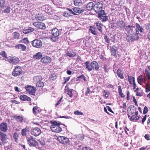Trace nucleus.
Listing matches in <instances>:
<instances>
[{"label": "nucleus", "instance_id": "56", "mask_svg": "<svg viewBox=\"0 0 150 150\" xmlns=\"http://www.w3.org/2000/svg\"><path fill=\"white\" fill-rule=\"evenodd\" d=\"M40 144L42 145H44L45 144V141L43 139H42L39 140Z\"/></svg>", "mask_w": 150, "mask_h": 150}, {"label": "nucleus", "instance_id": "47", "mask_svg": "<svg viewBox=\"0 0 150 150\" xmlns=\"http://www.w3.org/2000/svg\"><path fill=\"white\" fill-rule=\"evenodd\" d=\"M19 42L27 44L29 43V41L28 38H25L19 41Z\"/></svg>", "mask_w": 150, "mask_h": 150}, {"label": "nucleus", "instance_id": "32", "mask_svg": "<svg viewBox=\"0 0 150 150\" xmlns=\"http://www.w3.org/2000/svg\"><path fill=\"white\" fill-rule=\"evenodd\" d=\"M95 24L97 29L100 33H102L103 31L102 30V27L103 25L101 23H99L98 22H96Z\"/></svg>", "mask_w": 150, "mask_h": 150}, {"label": "nucleus", "instance_id": "10", "mask_svg": "<svg viewBox=\"0 0 150 150\" xmlns=\"http://www.w3.org/2000/svg\"><path fill=\"white\" fill-rule=\"evenodd\" d=\"M57 140L60 143L64 144H66L69 142V139L65 137H57Z\"/></svg>", "mask_w": 150, "mask_h": 150}, {"label": "nucleus", "instance_id": "33", "mask_svg": "<svg viewBox=\"0 0 150 150\" xmlns=\"http://www.w3.org/2000/svg\"><path fill=\"white\" fill-rule=\"evenodd\" d=\"M42 56L40 52H38L33 55V58L35 59H40Z\"/></svg>", "mask_w": 150, "mask_h": 150}, {"label": "nucleus", "instance_id": "24", "mask_svg": "<svg viewBox=\"0 0 150 150\" xmlns=\"http://www.w3.org/2000/svg\"><path fill=\"white\" fill-rule=\"evenodd\" d=\"M13 118L15 119L18 122L21 123L23 122V117L20 116L14 115L13 117Z\"/></svg>", "mask_w": 150, "mask_h": 150}, {"label": "nucleus", "instance_id": "22", "mask_svg": "<svg viewBox=\"0 0 150 150\" xmlns=\"http://www.w3.org/2000/svg\"><path fill=\"white\" fill-rule=\"evenodd\" d=\"M51 33L54 37H57L59 35V31L57 28L53 29L51 31Z\"/></svg>", "mask_w": 150, "mask_h": 150}, {"label": "nucleus", "instance_id": "36", "mask_svg": "<svg viewBox=\"0 0 150 150\" xmlns=\"http://www.w3.org/2000/svg\"><path fill=\"white\" fill-rule=\"evenodd\" d=\"M117 76L121 79H123L124 78L123 74L121 73V70L118 69L117 72Z\"/></svg>", "mask_w": 150, "mask_h": 150}, {"label": "nucleus", "instance_id": "31", "mask_svg": "<svg viewBox=\"0 0 150 150\" xmlns=\"http://www.w3.org/2000/svg\"><path fill=\"white\" fill-rule=\"evenodd\" d=\"M34 30V28L31 27H29L27 29H24L23 30V33L25 34H27L29 33L32 32Z\"/></svg>", "mask_w": 150, "mask_h": 150}, {"label": "nucleus", "instance_id": "57", "mask_svg": "<svg viewBox=\"0 0 150 150\" xmlns=\"http://www.w3.org/2000/svg\"><path fill=\"white\" fill-rule=\"evenodd\" d=\"M144 137L147 140H150V135L149 134H146L144 136Z\"/></svg>", "mask_w": 150, "mask_h": 150}, {"label": "nucleus", "instance_id": "15", "mask_svg": "<svg viewBox=\"0 0 150 150\" xmlns=\"http://www.w3.org/2000/svg\"><path fill=\"white\" fill-rule=\"evenodd\" d=\"M52 59L51 58L49 57H45L42 58L41 60V62L45 64H47L50 63Z\"/></svg>", "mask_w": 150, "mask_h": 150}, {"label": "nucleus", "instance_id": "4", "mask_svg": "<svg viewBox=\"0 0 150 150\" xmlns=\"http://www.w3.org/2000/svg\"><path fill=\"white\" fill-rule=\"evenodd\" d=\"M103 4L100 2H97L94 5L93 9L98 14H100L102 11H104L102 10L103 8Z\"/></svg>", "mask_w": 150, "mask_h": 150}, {"label": "nucleus", "instance_id": "61", "mask_svg": "<svg viewBox=\"0 0 150 150\" xmlns=\"http://www.w3.org/2000/svg\"><path fill=\"white\" fill-rule=\"evenodd\" d=\"M104 39L105 40V41L106 42H107L108 43H109V41L108 39V37L107 36H105L104 37Z\"/></svg>", "mask_w": 150, "mask_h": 150}, {"label": "nucleus", "instance_id": "19", "mask_svg": "<svg viewBox=\"0 0 150 150\" xmlns=\"http://www.w3.org/2000/svg\"><path fill=\"white\" fill-rule=\"evenodd\" d=\"M0 129L3 132H6L7 129V124L6 123L3 122L0 124Z\"/></svg>", "mask_w": 150, "mask_h": 150}, {"label": "nucleus", "instance_id": "43", "mask_svg": "<svg viewBox=\"0 0 150 150\" xmlns=\"http://www.w3.org/2000/svg\"><path fill=\"white\" fill-rule=\"evenodd\" d=\"M81 3V0H74V4L76 6H80Z\"/></svg>", "mask_w": 150, "mask_h": 150}, {"label": "nucleus", "instance_id": "50", "mask_svg": "<svg viewBox=\"0 0 150 150\" xmlns=\"http://www.w3.org/2000/svg\"><path fill=\"white\" fill-rule=\"evenodd\" d=\"M138 90H139V88H137L136 89L135 91L137 92V93H136V95L137 96H142L143 95V93L142 92H138Z\"/></svg>", "mask_w": 150, "mask_h": 150}, {"label": "nucleus", "instance_id": "59", "mask_svg": "<svg viewBox=\"0 0 150 150\" xmlns=\"http://www.w3.org/2000/svg\"><path fill=\"white\" fill-rule=\"evenodd\" d=\"M107 67V65L105 64L104 65L103 68L104 69L105 71L106 72H108V68Z\"/></svg>", "mask_w": 150, "mask_h": 150}, {"label": "nucleus", "instance_id": "39", "mask_svg": "<svg viewBox=\"0 0 150 150\" xmlns=\"http://www.w3.org/2000/svg\"><path fill=\"white\" fill-rule=\"evenodd\" d=\"M77 81H82L84 80L85 81H86V78L85 76L83 75H81L77 78Z\"/></svg>", "mask_w": 150, "mask_h": 150}, {"label": "nucleus", "instance_id": "16", "mask_svg": "<svg viewBox=\"0 0 150 150\" xmlns=\"http://www.w3.org/2000/svg\"><path fill=\"white\" fill-rule=\"evenodd\" d=\"M134 28V26L129 25L126 27L125 30L128 33V34H130V33H133V30Z\"/></svg>", "mask_w": 150, "mask_h": 150}, {"label": "nucleus", "instance_id": "9", "mask_svg": "<svg viewBox=\"0 0 150 150\" xmlns=\"http://www.w3.org/2000/svg\"><path fill=\"white\" fill-rule=\"evenodd\" d=\"M98 17L102 22H104L108 20V17L106 16L104 11H102L100 14H98Z\"/></svg>", "mask_w": 150, "mask_h": 150}, {"label": "nucleus", "instance_id": "46", "mask_svg": "<svg viewBox=\"0 0 150 150\" xmlns=\"http://www.w3.org/2000/svg\"><path fill=\"white\" fill-rule=\"evenodd\" d=\"M118 92L120 96L121 97H124V94L122 93L121 87L120 86H118Z\"/></svg>", "mask_w": 150, "mask_h": 150}, {"label": "nucleus", "instance_id": "13", "mask_svg": "<svg viewBox=\"0 0 150 150\" xmlns=\"http://www.w3.org/2000/svg\"><path fill=\"white\" fill-rule=\"evenodd\" d=\"M28 93L32 95H34L35 93V89L34 87L28 86L25 87Z\"/></svg>", "mask_w": 150, "mask_h": 150}, {"label": "nucleus", "instance_id": "55", "mask_svg": "<svg viewBox=\"0 0 150 150\" xmlns=\"http://www.w3.org/2000/svg\"><path fill=\"white\" fill-rule=\"evenodd\" d=\"M148 112V108L147 107L145 106L143 110V113L144 114Z\"/></svg>", "mask_w": 150, "mask_h": 150}, {"label": "nucleus", "instance_id": "48", "mask_svg": "<svg viewBox=\"0 0 150 150\" xmlns=\"http://www.w3.org/2000/svg\"><path fill=\"white\" fill-rule=\"evenodd\" d=\"M5 3V0H0V9L3 8Z\"/></svg>", "mask_w": 150, "mask_h": 150}, {"label": "nucleus", "instance_id": "52", "mask_svg": "<svg viewBox=\"0 0 150 150\" xmlns=\"http://www.w3.org/2000/svg\"><path fill=\"white\" fill-rule=\"evenodd\" d=\"M50 78L51 80H54L57 78V76L55 74H53L50 76Z\"/></svg>", "mask_w": 150, "mask_h": 150}, {"label": "nucleus", "instance_id": "58", "mask_svg": "<svg viewBox=\"0 0 150 150\" xmlns=\"http://www.w3.org/2000/svg\"><path fill=\"white\" fill-rule=\"evenodd\" d=\"M136 111V108L133 107V108L131 109L130 111V113H131L132 114L134 112Z\"/></svg>", "mask_w": 150, "mask_h": 150}, {"label": "nucleus", "instance_id": "34", "mask_svg": "<svg viewBox=\"0 0 150 150\" xmlns=\"http://www.w3.org/2000/svg\"><path fill=\"white\" fill-rule=\"evenodd\" d=\"M137 80L138 82L140 85H142L144 82L143 79V76L142 75L139 76Z\"/></svg>", "mask_w": 150, "mask_h": 150}, {"label": "nucleus", "instance_id": "5", "mask_svg": "<svg viewBox=\"0 0 150 150\" xmlns=\"http://www.w3.org/2000/svg\"><path fill=\"white\" fill-rule=\"evenodd\" d=\"M42 77L40 76H35L33 80L34 82H36V85L38 87H42L44 86L43 83L42 82Z\"/></svg>", "mask_w": 150, "mask_h": 150}, {"label": "nucleus", "instance_id": "63", "mask_svg": "<svg viewBox=\"0 0 150 150\" xmlns=\"http://www.w3.org/2000/svg\"><path fill=\"white\" fill-rule=\"evenodd\" d=\"M4 13H9V8H8L4 10Z\"/></svg>", "mask_w": 150, "mask_h": 150}, {"label": "nucleus", "instance_id": "40", "mask_svg": "<svg viewBox=\"0 0 150 150\" xmlns=\"http://www.w3.org/2000/svg\"><path fill=\"white\" fill-rule=\"evenodd\" d=\"M148 69L145 70V72L146 73L148 79H150V66L147 67Z\"/></svg>", "mask_w": 150, "mask_h": 150}, {"label": "nucleus", "instance_id": "35", "mask_svg": "<svg viewBox=\"0 0 150 150\" xmlns=\"http://www.w3.org/2000/svg\"><path fill=\"white\" fill-rule=\"evenodd\" d=\"M90 31L93 34L96 35L97 34V32L96 29L94 27L90 26L89 29Z\"/></svg>", "mask_w": 150, "mask_h": 150}, {"label": "nucleus", "instance_id": "30", "mask_svg": "<svg viewBox=\"0 0 150 150\" xmlns=\"http://www.w3.org/2000/svg\"><path fill=\"white\" fill-rule=\"evenodd\" d=\"M20 98L21 100H23L24 101L25 100H28V101H30L31 100V99L29 97L27 96L26 95H21L20 97Z\"/></svg>", "mask_w": 150, "mask_h": 150}, {"label": "nucleus", "instance_id": "23", "mask_svg": "<svg viewBox=\"0 0 150 150\" xmlns=\"http://www.w3.org/2000/svg\"><path fill=\"white\" fill-rule=\"evenodd\" d=\"M136 28L135 29L136 32H139V31L141 33L144 32V30L142 27L140 26L139 24L136 23Z\"/></svg>", "mask_w": 150, "mask_h": 150}, {"label": "nucleus", "instance_id": "2", "mask_svg": "<svg viewBox=\"0 0 150 150\" xmlns=\"http://www.w3.org/2000/svg\"><path fill=\"white\" fill-rule=\"evenodd\" d=\"M51 123L52 124L50 126V128L53 132L59 133L62 131V129L59 126L61 124L60 122H57V121H51Z\"/></svg>", "mask_w": 150, "mask_h": 150}, {"label": "nucleus", "instance_id": "44", "mask_svg": "<svg viewBox=\"0 0 150 150\" xmlns=\"http://www.w3.org/2000/svg\"><path fill=\"white\" fill-rule=\"evenodd\" d=\"M128 80L130 84H132V82L135 81V79L134 77H132L131 76H128Z\"/></svg>", "mask_w": 150, "mask_h": 150}, {"label": "nucleus", "instance_id": "64", "mask_svg": "<svg viewBox=\"0 0 150 150\" xmlns=\"http://www.w3.org/2000/svg\"><path fill=\"white\" fill-rule=\"evenodd\" d=\"M82 150H92L90 148H88L87 147H83L82 149Z\"/></svg>", "mask_w": 150, "mask_h": 150}, {"label": "nucleus", "instance_id": "7", "mask_svg": "<svg viewBox=\"0 0 150 150\" xmlns=\"http://www.w3.org/2000/svg\"><path fill=\"white\" fill-rule=\"evenodd\" d=\"M22 72L21 68L19 66H16L12 72V75L14 76H17L20 75Z\"/></svg>", "mask_w": 150, "mask_h": 150}, {"label": "nucleus", "instance_id": "21", "mask_svg": "<svg viewBox=\"0 0 150 150\" xmlns=\"http://www.w3.org/2000/svg\"><path fill=\"white\" fill-rule=\"evenodd\" d=\"M110 50L111 52V54L112 55H113L115 57L116 55V52L117 50V47L115 45H113L111 48H110Z\"/></svg>", "mask_w": 150, "mask_h": 150}, {"label": "nucleus", "instance_id": "53", "mask_svg": "<svg viewBox=\"0 0 150 150\" xmlns=\"http://www.w3.org/2000/svg\"><path fill=\"white\" fill-rule=\"evenodd\" d=\"M19 34L16 32L14 33V37L15 39H18L19 38Z\"/></svg>", "mask_w": 150, "mask_h": 150}, {"label": "nucleus", "instance_id": "6", "mask_svg": "<svg viewBox=\"0 0 150 150\" xmlns=\"http://www.w3.org/2000/svg\"><path fill=\"white\" fill-rule=\"evenodd\" d=\"M28 143L31 147H35L38 145V143L35 139L32 136H30L26 138Z\"/></svg>", "mask_w": 150, "mask_h": 150}, {"label": "nucleus", "instance_id": "25", "mask_svg": "<svg viewBox=\"0 0 150 150\" xmlns=\"http://www.w3.org/2000/svg\"><path fill=\"white\" fill-rule=\"evenodd\" d=\"M65 92L67 93L70 97H72L73 95V90L72 89H69L68 87H66L65 89Z\"/></svg>", "mask_w": 150, "mask_h": 150}, {"label": "nucleus", "instance_id": "45", "mask_svg": "<svg viewBox=\"0 0 150 150\" xmlns=\"http://www.w3.org/2000/svg\"><path fill=\"white\" fill-rule=\"evenodd\" d=\"M13 138L15 140V141L18 142V133L15 132L14 133V134L13 136Z\"/></svg>", "mask_w": 150, "mask_h": 150}, {"label": "nucleus", "instance_id": "28", "mask_svg": "<svg viewBox=\"0 0 150 150\" xmlns=\"http://www.w3.org/2000/svg\"><path fill=\"white\" fill-rule=\"evenodd\" d=\"M15 47L17 49H21L22 51H24L26 49V47L22 44H18L16 45Z\"/></svg>", "mask_w": 150, "mask_h": 150}, {"label": "nucleus", "instance_id": "12", "mask_svg": "<svg viewBox=\"0 0 150 150\" xmlns=\"http://www.w3.org/2000/svg\"><path fill=\"white\" fill-rule=\"evenodd\" d=\"M33 25L36 28L40 29H45L46 28L45 24L42 22H35Z\"/></svg>", "mask_w": 150, "mask_h": 150}, {"label": "nucleus", "instance_id": "14", "mask_svg": "<svg viewBox=\"0 0 150 150\" xmlns=\"http://www.w3.org/2000/svg\"><path fill=\"white\" fill-rule=\"evenodd\" d=\"M0 138L2 142L0 141V145H2L3 143L6 141L7 139L6 134L0 131Z\"/></svg>", "mask_w": 150, "mask_h": 150}, {"label": "nucleus", "instance_id": "38", "mask_svg": "<svg viewBox=\"0 0 150 150\" xmlns=\"http://www.w3.org/2000/svg\"><path fill=\"white\" fill-rule=\"evenodd\" d=\"M66 55L70 57H73L76 56V53L74 52L68 51L66 53Z\"/></svg>", "mask_w": 150, "mask_h": 150}, {"label": "nucleus", "instance_id": "51", "mask_svg": "<svg viewBox=\"0 0 150 150\" xmlns=\"http://www.w3.org/2000/svg\"><path fill=\"white\" fill-rule=\"evenodd\" d=\"M38 107L36 106H35L33 108V113L34 115L37 114L38 111L37 110Z\"/></svg>", "mask_w": 150, "mask_h": 150}, {"label": "nucleus", "instance_id": "17", "mask_svg": "<svg viewBox=\"0 0 150 150\" xmlns=\"http://www.w3.org/2000/svg\"><path fill=\"white\" fill-rule=\"evenodd\" d=\"M118 27L119 28H122L125 27V23L122 20L117 21L116 23Z\"/></svg>", "mask_w": 150, "mask_h": 150}, {"label": "nucleus", "instance_id": "29", "mask_svg": "<svg viewBox=\"0 0 150 150\" xmlns=\"http://www.w3.org/2000/svg\"><path fill=\"white\" fill-rule=\"evenodd\" d=\"M44 8L45 9L44 11L46 13L51 14V8L50 6L46 5L44 6Z\"/></svg>", "mask_w": 150, "mask_h": 150}, {"label": "nucleus", "instance_id": "54", "mask_svg": "<svg viewBox=\"0 0 150 150\" xmlns=\"http://www.w3.org/2000/svg\"><path fill=\"white\" fill-rule=\"evenodd\" d=\"M67 10L68 11V12L71 13V14H73L74 15H76V14L74 13V11H73L70 8H67Z\"/></svg>", "mask_w": 150, "mask_h": 150}, {"label": "nucleus", "instance_id": "49", "mask_svg": "<svg viewBox=\"0 0 150 150\" xmlns=\"http://www.w3.org/2000/svg\"><path fill=\"white\" fill-rule=\"evenodd\" d=\"M74 114L78 115H83L82 112L80 111L79 110H77L74 112Z\"/></svg>", "mask_w": 150, "mask_h": 150}, {"label": "nucleus", "instance_id": "37", "mask_svg": "<svg viewBox=\"0 0 150 150\" xmlns=\"http://www.w3.org/2000/svg\"><path fill=\"white\" fill-rule=\"evenodd\" d=\"M0 55L5 58L6 60V59H7V60H8V58L7 55L5 51H1L0 53Z\"/></svg>", "mask_w": 150, "mask_h": 150}, {"label": "nucleus", "instance_id": "8", "mask_svg": "<svg viewBox=\"0 0 150 150\" xmlns=\"http://www.w3.org/2000/svg\"><path fill=\"white\" fill-rule=\"evenodd\" d=\"M32 44L34 47L40 48L42 46V43L41 40L35 39L32 41Z\"/></svg>", "mask_w": 150, "mask_h": 150}, {"label": "nucleus", "instance_id": "3", "mask_svg": "<svg viewBox=\"0 0 150 150\" xmlns=\"http://www.w3.org/2000/svg\"><path fill=\"white\" fill-rule=\"evenodd\" d=\"M139 32H136L130 34H128L126 39L129 42H132L133 40H137L139 39L138 33Z\"/></svg>", "mask_w": 150, "mask_h": 150}, {"label": "nucleus", "instance_id": "1", "mask_svg": "<svg viewBox=\"0 0 150 150\" xmlns=\"http://www.w3.org/2000/svg\"><path fill=\"white\" fill-rule=\"evenodd\" d=\"M85 64L86 68L89 71H92V70L97 71L99 68L98 63L96 61H93L91 63L89 62H86Z\"/></svg>", "mask_w": 150, "mask_h": 150}, {"label": "nucleus", "instance_id": "18", "mask_svg": "<svg viewBox=\"0 0 150 150\" xmlns=\"http://www.w3.org/2000/svg\"><path fill=\"white\" fill-rule=\"evenodd\" d=\"M35 18L37 21L38 20L40 21H42L46 19L43 15L41 13L36 14Z\"/></svg>", "mask_w": 150, "mask_h": 150}, {"label": "nucleus", "instance_id": "62", "mask_svg": "<svg viewBox=\"0 0 150 150\" xmlns=\"http://www.w3.org/2000/svg\"><path fill=\"white\" fill-rule=\"evenodd\" d=\"M146 115H145L144 117L142 118V123L143 124H144V123L146 120Z\"/></svg>", "mask_w": 150, "mask_h": 150}, {"label": "nucleus", "instance_id": "11", "mask_svg": "<svg viewBox=\"0 0 150 150\" xmlns=\"http://www.w3.org/2000/svg\"><path fill=\"white\" fill-rule=\"evenodd\" d=\"M41 132V130L38 127L33 128L31 131V134L35 137H37L39 135Z\"/></svg>", "mask_w": 150, "mask_h": 150}, {"label": "nucleus", "instance_id": "42", "mask_svg": "<svg viewBox=\"0 0 150 150\" xmlns=\"http://www.w3.org/2000/svg\"><path fill=\"white\" fill-rule=\"evenodd\" d=\"M28 129L27 128L25 127V128L22 129L21 130V134L23 136H25L26 135V133H27V131L28 130Z\"/></svg>", "mask_w": 150, "mask_h": 150}, {"label": "nucleus", "instance_id": "20", "mask_svg": "<svg viewBox=\"0 0 150 150\" xmlns=\"http://www.w3.org/2000/svg\"><path fill=\"white\" fill-rule=\"evenodd\" d=\"M19 61L18 58L17 57H10V63H12L13 64L18 63Z\"/></svg>", "mask_w": 150, "mask_h": 150}, {"label": "nucleus", "instance_id": "60", "mask_svg": "<svg viewBox=\"0 0 150 150\" xmlns=\"http://www.w3.org/2000/svg\"><path fill=\"white\" fill-rule=\"evenodd\" d=\"M62 98V97L60 99L57 101V103L55 105L56 106H57L59 104H60V103H61V102Z\"/></svg>", "mask_w": 150, "mask_h": 150}, {"label": "nucleus", "instance_id": "26", "mask_svg": "<svg viewBox=\"0 0 150 150\" xmlns=\"http://www.w3.org/2000/svg\"><path fill=\"white\" fill-rule=\"evenodd\" d=\"M73 11L74 13H83L84 10L83 9L79 7H74L73 8Z\"/></svg>", "mask_w": 150, "mask_h": 150}, {"label": "nucleus", "instance_id": "27", "mask_svg": "<svg viewBox=\"0 0 150 150\" xmlns=\"http://www.w3.org/2000/svg\"><path fill=\"white\" fill-rule=\"evenodd\" d=\"M93 2H90L86 5V7L87 10L90 11L93 8Z\"/></svg>", "mask_w": 150, "mask_h": 150}, {"label": "nucleus", "instance_id": "41", "mask_svg": "<svg viewBox=\"0 0 150 150\" xmlns=\"http://www.w3.org/2000/svg\"><path fill=\"white\" fill-rule=\"evenodd\" d=\"M139 117L138 116L136 115H133L130 118V120H131L132 121H137L139 119Z\"/></svg>", "mask_w": 150, "mask_h": 150}]
</instances>
